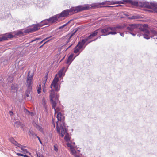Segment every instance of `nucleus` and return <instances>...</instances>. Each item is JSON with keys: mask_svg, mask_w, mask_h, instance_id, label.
I'll return each mask as SVG.
<instances>
[{"mask_svg": "<svg viewBox=\"0 0 157 157\" xmlns=\"http://www.w3.org/2000/svg\"><path fill=\"white\" fill-rule=\"evenodd\" d=\"M18 146V147H19V148H21V147L22 146L20 144H18H18H17V146Z\"/></svg>", "mask_w": 157, "mask_h": 157, "instance_id": "nucleus-44", "label": "nucleus"}, {"mask_svg": "<svg viewBox=\"0 0 157 157\" xmlns=\"http://www.w3.org/2000/svg\"><path fill=\"white\" fill-rule=\"evenodd\" d=\"M74 156L75 157H81L79 155H77L76 154H75V155H74Z\"/></svg>", "mask_w": 157, "mask_h": 157, "instance_id": "nucleus-49", "label": "nucleus"}, {"mask_svg": "<svg viewBox=\"0 0 157 157\" xmlns=\"http://www.w3.org/2000/svg\"><path fill=\"white\" fill-rule=\"evenodd\" d=\"M13 75L10 76L8 78V81L10 82H13Z\"/></svg>", "mask_w": 157, "mask_h": 157, "instance_id": "nucleus-26", "label": "nucleus"}, {"mask_svg": "<svg viewBox=\"0 0 157 157\" xmlns=\"http://www.w3.org/2000/svg\"><path fill=\"white\" fill-rule=\"evenodd\" d=\"M23 147H25L22 146V147H21V149L22 150V151H24V150H25V149Z\"/></svg>", "mask_w": 157, "mask_h": 157, "instance_id": "nucleus-47", "label": "nucleus"}, {"mask_svg": "<svg viewBox=\"0 0 157 157\" xmlns=\"http://www.w3.org/2000/svg\"><path fill=\"white\" fill-rule=\"evenodd\" d=\"M73 57V55L72 54L69 57L67 63V64H70L72 61V58Z\"/></svg>", "mask_w": 157, "mask_h": 157, "instance_id": "nucleus-17", "label": "nucleus"}, {"mask_svg": "<svg viewBox=\"0 0 157 157\" xmlns=\"http://www.w3.org/2000/svg\"><path fill=\"white\" fill-rule=\"evenodd\" d=\"M3 37H5V40H8V39L13 38V36L10 33H6L5 35L3 36Z\"/></svg>", "mask_w": 157, "mask_h": 157, "instance_id": "nucleus-13", "label": "nucleus"}, {"mask_svg": "<svg viewBox=\"0 0 157 157\" xmlns=\"http://www.w3.org/2000/svg\"><path fill=\"white\" fill-rule=\"evenodd\" d=\"M5 39V37H3V36H2V37H0V42L4 41Z\"/></svg>", "mask_w": 157, "mask_h": 157, "instance_id": "nucleus-38", "label": "nucleus"}, {"mask_svg": "<svg viewBox=\"0 0 157 157\" xmlns=\"http://www.w3.org/2000/svg\"><path fill=\"white\" fill-rule=\"evenodd\" d=\"M40 39H41V38H36L35 39L31 41V42H32L33 41H34L36 40H40Z\"/></svg>", "mask_w": 157, "mask_h": 157, "instance_id": "nucleus-40", "label": "nucleus"}, {"mask_svg": "<svg viewBox=\"0 0 157 157\" xmlns=\"http://www.w3.org/2000/svg\"><path fill=\"white\" fill-rule=\"evenodd\" d=\"M86 40H82L81 41L79 42L74 48V52L75 53H77L79 52L80 50L82 48L85 43Z\"/></svg>", "mask_w": 157, "mask_h": 157, "instance_id": "nucleus-6", "label": "nucleus"}, {"mask_svg": "<svg viewBox=\"0 0 157 157\" xmlns=\"http://www.w3.org/2000/svg\"><path fill=\"white\" fill-rule=\"evenodd\" d=\"M50 101L52 103L53 108L54 109L55 111H56L55 108L56 106V103L55 101H54L53 99H52V100H50Z\"/></svg>", "mask_w": 157, "mask_h": 157, "instance_id": "nucleus-23", "label": "nucleus"}, {"mask_svg": "<svg viewBox=\"0 0 157 157\" xmlns=\"http://www.w3.org/2000/svg\"><path fill=\"white\" fill-rule=\"evenodd\" d=\"M108 28L109 29V31L111 30L113 31H116V28L115 27H110L109 26H107Z\"/></svg>", "mask_w": 157, "mask_h": 157, "instance_id": "nucleus-27", "label": "nucleus"}, {"mask_svg": "<svg viewBox=\"0 0 157 157\" xmlns=\"http://www.w3.org/2000/svg\"><path fill=\"white\" fill-rule=\"evenodd\" d=\"M127 3H133L131 0H123L120 1H105L102 3H95L92 5H87L90 7V9L93 8H97L102 7H113L114 6H110L108 5H111L115 4H124Z\"/></svg>", "mask_w": 157, "mask_h": 157, "instance_id": "nucleus-2", "label": "nucleus"}, {"mask_svg": "<svg viewBox=\"0 0 157 157\" xmlns=\"http://www.w3.org/2000/svg\"><path fill=\"white\" fill-rule=\"evenodd\" d=\"M52 124H53V125L54 127H55V123H54V122L53 119L52 120Z\"/></svg>", "mask_w": 157, "mask_h": 157, "instance_id": "nucleus-46", "label": "nucleus"}, {"mask_svg": "<svg viewBox=\"0 0 157 157\" xmlns=\"http://www.w3.org/2000/svg\"><path fill=\"white\" fill-rule=\"evenodd\" d=\"M24 111H25V113H27V112H28V113H29V111L27 109H24Z\"/></svg>", "mask_w": 157, "mask_h": 157, "instance_id": "nucleus-52", "label": "nucleus"}, {"mask_svg": "<svg viewBox=\"0 0 157 157\" xmlns=\"http://www.w3.org/2000/svg\"><path fill=\"white\" fill-rule=\"evenodd\" d=\"M122 6L121 5H117V6H115L117 7V6Z\"/></svg>", "mask_w": 157, "mask_h": 157, "instance_id": "nucleus-57", "label": "nucleus"}, {"mask_svg": "<svg viewBox=\"0 0 157 157\" xmlns=\"http://www.w3.org/2000/svg\"><path fill=\"white\" fill-rule=\"evenodd\" d=\"M72 45V44H71L70 46H69L67 48V49H66V50L68 49V48H70Z\"/></svg>", "mask_w": 157, "mask_h": 157, "instance_id": "nucleus-55", "label": "nucleus"}, {"mask_svg": "<svg viewBox=\"0 0 157 157\" xmlns=\"http://www.w3.org/2000/svg\"><path fill=\"white\" fill-rule=\"evenodd\" d=\"M17 123H19L20 122H17Z\"/></svg>", "mask_w": 157, "mask_h": 157, "instance_id": "nucleus-61", "label": "nucleus"}, {"mask_svg": "<svg viewBox=\"0 0 157 157\" xmlns=\"http://www.w3.org/2000/svg\"><path fill=\"white\" fill-rule=\"evenodd\" d=\"M148 28V25L147 24H144L142 25V27L141 28V30L143 31V29H145V30H147Z\"/></svg>", "mask_w": 157, "mask_h": 157, "instance_id": "nucleus-20", "label": "nucleus"}, {"mask_svg": "<svg viewBox=\"0 0 157 157\" xmlns=\"http://www.w3.org/2000/svg\"><path fill=\"white\" fill-rule=\"evenodd\" d=\"M63 70H60L59 71V72L58 73V76L59 77L61 78L62 76V75H63Z\"/></svg>", "mask_w": 157, "mask_h": 157, "instance_id": "nucleus-28", "label": "nucleus"}, {"mask_svg": "<svg viewBox=\"0 0 157 157\" xmlns=\"http://www.w3.org/2000/svg\"><path fill=\"white\" fill-rule=\"evenodd\" d=\"M55 96V91L54 90H51L50 95V100H52Z\"/></svg>", "mask_w": 157, "mask_h": 157, "instance_id": "nucleus-16", "label": "nucleus"}, {"mask_svg": "<svg viewBox=\"0 0 157 157\" xmlns=\"http://www.w3.org/2000/svg\"><path fill=\"white\" fill-rule=\"evenodd\" d=\"M30 91V90H27V91H26V92L25 93V95L27 97L29 96Z\"/></svg>", "mask_w": 157, "mask_h": 157, "instance_id": "nucleus-35", "label": "nucleus"}, {"mask_svg": "<svg viewBox=\"0 0 157 157\" xmlns=\"http://www.w3.org/2000/svg\"><path fill=\"white\" fill-rule=\"evenodd\" d=\"M9 114L10 115H12L13 114V112L12 111H9Z\"/></svg>", "mask_w": 157, "mask_h": 157, "instance_id": "nucleus-50", "label": "nucleus"}, {"mask_svg": "<svg viewBox=\"0 0 157 157\" xmlns=\"http://www.w3.org/2000/svg\"><path fill=\"white\" fill-rule=\"evenodd\" d=\"M67 145L68 146L70 147V148H71V147H72L71 144H67Z\"/></svg>", "mask_w": 157, "mask_h": 157, "instance_id": "nucleus-53", "label": "nucleus"}, {"mask_svg": "<svg viewBox=\"0 0 157 157\" xmlns=\"http://www.w3.org/2000/svg\"><path fill=\"white\" fill-rule=\"evenodd\" d=\"M41 84H40L39 85V87H38V89H37V92L38 94L40 93L41 91Z\"/></svg>", "mask_w": 157, "mask_h": 157, "instance_id": "nucleus-32", "label": "nucleus"}, {"mask_svg": "<svg viewBox=\"0 0 157 157\" xmlns=\"http://www.w3.org/2000/svg\"><path fill=\"white\" fill-rule=\"evenodd\" d=\"M23 34V33L21 31H19L17 33L16 35L17 36H19L20 35H22Z\"/></svg>", "mask_w": 157, "mask_h": 157, "instance_id": "nucleus-34", "label": "nucleus"}, {"mask_svg": "<svg viewBox=\"0 0 157 157\" xmlns=\"http://www.w3.org/2000/svg\"><path fill=\"white\" fill-rule=\"evenodd\" d=\"M99 30V29H97L92 32L90 35L88 37L85 39H83V40H86V42H87L88 40L92 38L93 37L96 36L98 33V31Z\"/></svg>", "mask_w": 157, "mask_h": 157, "instance_id": "nucleus-11", "label": "nucleus"}, {"mask_svg": "<svg viewBox=\"0 0 157 157\" xmlns=\"http://www.w3.org/2000/svg\"><path fill=\"white\" fill-rule=\"evenodd\" d=\"M54 150L56 152L58 151V146L56 144H55L54 145Z\"/></svg>", "mask_w": 157, "mask_h": 157, "instance_id": "nucleus-33", "label": "nucleus"}, {"mask_svg": "<svg viewBox=\"0 0 157 157\" xmlns=\"http://www.w3.org/2000/svg\"><path fill=\"white\" fill-rule=\"evenodd\" d=\"M43 26V25L40 24H37L33 25V27L29 28L25 30L24 32L25 33H30L36 31L40 29Z\"/></svg>", "mask_w": 157, "mask_h": 157, "instance_id": "nucleus-4", "label": "nucleus"}, {"mask_svg": "<svg viewBox=\"0 0 157 157\" xmlns=\"http://www.w3.org/2000/svg\"><path fill=\"white\" fill-rule=\"evenodd\" d=\"M49 37H47V38H46L45 39H44L43 40H42L41 41L40 44H41L42 43H43V42L45 40H47L48 39Z\"/></svg>", "mask_w": 157, "mask_h": 157, "instance_id": "nucleus-39", "label": "nucleus"}, {"mask_svg": "<svg viewBox=\"0 0 157 157\" xmlns=\"http://www.w3.org/2000/svg\"><path fill=\"white\" fill-rule=\"evenodd\" d=\"M67 23L63 25V26H61V27H60L59 28H63L65 26H66L67 24Z\"/></svg>", "mask_w": 157, "mask_h": 157, "instance_id": "nucleus-51", "label": "nucleus"}, {"mask_svg": "<svg viewBox=\"0 0 157 157\" xmlns=\"http://www.w3.org/2000/svg\"><path fill=\"white\" fill-rule=\"evenodd\" d=\"M37 138H38L39 141L40 143L42 144V142H41V141L40 138L38 136H37Z\"/></svg>", "mask_w": 157, "mask_h": 157, "instance_id": "nucleus-48", "label": "nucleus"}, {"mask_svg": "<svg viewBox=\"0 0 157 157\" xmlns=\"http://www.w3.org/2000/svg\"><path fill=\"white\" fill-rule=\"evenodd\" d=\"M9 140L15 145H17L18 143L14 139L13 137H11L9 138Z\"/></svg>", "mask_w": 157, "mask_h": 157, "instance_id": "nucleus-15", "label": "nucleus"}, {"mask_svg": "<svg viewBox=\"0 0 157 157\" xmlns=\"http://www.w3.org/2000/svg\"><path fill=\"white\" fill-rule=\"evenodd\" d=\"M47 76H46V79H45L44 80V86L45 85V84L46 82L47 81Z\"/></svg>", "mask_w": 157, "mask_h": 157, "instance_id": "nucleus-42", "label": "nucleus"}, {"mask_svg": "<svg viewBox=\"0 0 157 157\" xmlns=\"http://www.w3.org/2000/svg\"><path fill=\"white\" fill-rule=\"evenodd\" d=\"M143 31L144 33L143 36L144 38L148 39L150 37H152V35L151 34L150 31L148 30H145L144 29H143Z\"/></svg>", "mask_w": 157, "mask_h": 157, "instance_id": "nucleus-10", "label": "nucleus"}, {"mask_svg": "<svg viewBox=\"0 0 157 157\" xmlns=\"http://www.w3.org/2000/svg\"><path fill=\"white\" fill-rule=\"evenodd\" d=\"M23 155V154H22V155L21 156H23V157H25V155Z\"/></svg>", "mask_w": 157, "mask_h": 157, "instance_id": "nucleus-56", "label": "nucleus"}, {"mask_svg": "<svg viewBox=\"0 0 157 157\" xmlns=\"http://www.w3.org/2000/svg\"><path fill=\"white\" fill-rule=\"evenodd\" d=\"M49 40H48L46 42H45L40 47V48H41V47H42V46H43V45H44V44H45L46 43H47V42H48Z\"/></svg>", "mask_w": 157, "mask_h": 157, "instance_id": "nucleus-45", "label": "nucleus"}, {"mask_svg": "<svg viewBox=\"0 0 157 157\" xmlns=\"http://www.w3.org/2000/svg\"><path fill=\"white\" fill-rule=\"evenodd\" d=\"M28 153H29V155H31V153L30 152H28Z\"/></svg>", "mask_w": 157, "mask_h": 157, "instance_id": "nucleus-58", "label": "nucleus"}, {"mask_svg": "<svg viewBox=\"0 0 157 157\" xmlns=\"http://www.w3.org/2000/svg\"><path fill=\"white\" fill-rule=\"evenodd\" d=\"M42 103L44 107L46 108L47 107L46 102L45 98H43L42 99Z\"/></svg>", "mask_w": 157, "mask_h": 157, "instance_id": "nucleus-21", "label": "nucleus"}, {"mask_svg": "<svg viewBox=\"0 0 157 157\" xmlns=\"http://www.w3.org/2000/svg\"><path fill=\"white\" fill-rule=\"evenodd\" d=\"M57 118L59 121H61L62 120V114L60 112H59L57 113Z\"/></svg>", "mask_w": 157, "mask_h": 157, "instance_id": "nucleus-19", "label": "nucleus"}, {"mask_svg": "<svg viewBox=\"0 0 157 157\" xmlns=\"http://www.w3.org/2000/svg\"><path fill=\"white\" fill-rule=\"evenodd\" d=\"M70 138L68 134H66L64 137L65 140L67 142L70 140Z\"/></svg>", "mask_w": 157, "mask_h": 157, "instance_id": "nucleus-24", "label": "nucleus"}, {"mask_svg": "<svg viewBox=\"0 0 157 157\" xmlns=\"http://www.w3.org/2000/svg\"><path fill=\"white\" fill-rule=\"evenodd\" d=\"M133 3H128L134 6H139L148 8L152 9L157 12V5L154 3H150L146 2H142L138 3L136 2H133L131 0Z\"/></svg>", "mask_w": 157, "mask_h": 157, "instance_id": "nucleus-3", "label": "nucleus"}, {"mask_svg": "<svg viewBox=\"0 0 157 157\" xmlns=\"http://www.w3.org/2000/svg\"><path fill=\"white\" fill-rule=\"evenodd\" d=\"M59 80V78L58 77L56 76L50 85V88H52L53 87L55 89L56 91H58L59 90V88H58V83Z\"/></svg>", "mask_w": 157, "mask_h": 157, "instance_id": "nucleus-5", "label": "nucleus"}, {"mask_svg": "<svg viewBox=\"0 0 157 157\" xmlns=\"http://www.w3.org/2000/svg\"><path fill=\"white\" fill-rule=\"evenodd\" d=\"M30 134L33 136L34 135V133L33 131H30Z\"/></svg>", "mask_w": 157, "mask_h": 157, "instance_id": "nucleus-41", "label": "nucleus"}, {"mask_svg": "<svg viewBox=\"0 0 157 157\" xmlns=\"http://www.w3.org/2000/svg\"><path fill=\"white\" fill-rule=\"evenodd\" d=\"M16 155L18 156H21L22 154L18 153H16Z\"/></svg>", "mask_w": 157, "mask_h": 157, "instance_id": "nucleus-43", "label": "nucleus"}, {"mask_svg": "<svg viewBox=\"0 0 157 157\" xmlns=\"http://www.w3.org/2000/svg\"><path fill=\"white\" fill-rule=\"evenodd\" d=\"M75 33V32L73 33H72L71 34H70L69 35H68V36H69V38L68 39V42H67V43H68V42H69L70 41V39L74 35Z\"/></svg>", "mask_w": 157, "mask_h": 157, "instance_id": "nucleus-31", "label": "nucleus"}, {"mask_svg": "<svg viewBox=\"0 0 157 157\" xmlns=\"http://www.w3.org/2000/svg\"><path fill=\"white\" fill-rule=\"evenodd\" d=\"M109 31L107 26L104 27L101 30V32L103 34L106 33Z\"/></svg>", "mask_w": 157, "mask_h": 157, "instance_id": "nucleus-14", "label": "nucleus"}, {"mask_svg": "<svg viewBox=\"0 0 157 157\" xmlns=\"http://www.w3.org/2000/svg\"><path fill=\"white\" fill-rule=\"evenodd\" d=\"M70 151L71 153L73 155H75V154H76V151L73 148V147H71V148L70 149Z\"/></svg>", "mask_w": 157, "mask_h": 157, "instance_id": "nucleus-22", "label": "nucleus"}, {"mask_svg": "<svg viewBox=\"0 0 157 157\" xmlns=\"http://www.w3.org/2000/svg\"><path fill=\"white\" fill-rule=\"evenodd\" d=\"M58 15H55L52 17H50L49 18L46 19L45 21H47V22H49V23H52L56 21L58 18Z\"/></svg>", "mask_w": 157, "mask_h": 157, "instance_id": "nucleus-9", "label": "nucleus"}, {"mask_svg": "<svg viewBox=\"0 0 157 157\" xmlns=\"http://www.w3.org/2000/svg\"><path fill=\"white\" fill-rule=\"evenodd\" d=\"M138 27V25L136 24H130L127 26V29L130 31H132L135 30Z\"/></svg>", "mask_w": 157, "mask_h": 157, "instance_id": "nucleus-12", "label": "nucleus"}, {"mask_svg": "<svg viewBox=\"0 0 157 157\" xmlns=\"http://www.w3.org/2000/svg\"><path fill=\"white\" fill-rule=\"evenodd\" d=\"M37 155L38 157H44L42 154L40 153L37 154Z\"/></svg>", "mask_w": 157, "mask_h": 157, "instance_id": "nucleus-37", "label": "nucleus"}, {"mask_svg": "<svg viewBox=\"0 0 157 157\" xmlns=\"http://www.w3.org/2000/svg\"><path fill=\"white\" fill-rule=\"evenodd\" d=\"M24 152H25L26 153H28V151H27V150L26 149H25L24 150Z\"/></svg>", "mask_w": 157, "mask_h": 157, "instance_id": "nucleus-54", "label": "nucleus"}, {"mask_svg": "<svg viewBox=\"0 0 157 157\" xmlns=\"http://www.w3.org/2000/svg\"><path fill=\"white\" fill-rule=\"evenodd\" d=\"M25 157H29L27 155H26L25 156Z\"/></svg>", "mask_w": 157, "mask_h": 157, "instance_id": "nucleus-59", "label": "nucleus"}, {"mask_svg": "<svg viewBox=\"0 0 157 157\" xmlns=\"http://www.w3.org/2000/svg\"><path fill=\"white\" fill-rule=\"evenodd\" d=\"M46 19L44 20V21H42L41 22V23L40 24H42L43 25L48 24L49 22H47L46 21H45V20H46Z\"/></svg>", "mask_w": 157, "mask_h": 157, "instance_id": "nucleus-30", "label": "nucleus"}, {"mask_svg": "<svg viewBox=\"0 0 157 157\" xmlns=\"http://www.w3.org/2000/svg\"><path fill=\"white\" fill-rule=\"evenodd\" d=\"M36 128L42 132H43V129L41 126L39 125H37L36 126Z\"/></svg>", "mask_w": 157, "mask_h": 157, "instance_id": "nucleus-29", "label": "nucleus"}, {"mask_svg": "<svg viewBox=\"0 0 157 157\" xmlns=\"http://www.w3.org/2000/svg\"><path fill=\"white\" fill-rule=\"evenodd\" d=\"M11 90H13V91L14 92H16L18 90V88L17 87V85H13L11 86Z\"/></svg>", "mask_w": 157, "mask_h": 157, "instance_id": "nucleus-18", "label": "nucleus"}, {"mask_svg": "<svg viewBox=\"0 0 157 157\" xmlns=\"http://www.w3.org/2000/svg\"><path fill=\"white\" fill-rule=\"evenodd\" d=\"M117 33L115 32V31H113V32H108V33L106 34H103V35H104L105 36L106 35H108L109 34H111V35H115Z\"/></svg>", "mask_w": 157, "mask_h": 157, "instance_id": "nucleus-25", "label": "nucleus"}, {"mask_svg": "<svg viewBox=\"0 0 157 157\" xmlns=\"http://www.w3.org/2000/svg\"><path fill=\"white\" fill-rule=\"evenodd\" d=\"M90 41V42H89V43H90V42H91V41Z\"/></svg>", "mask_w": 157, "mask_h": 157, "instance_id": "nucleus-60", "label": "nucleus"}, {"mask_svg": "<svg viewBox=\"0 0 157 157\" xmlns=\"http://www.w3.org/2000/svg\"><path fill=\"white\" fill-rule=\"evenodd\" d=\"M56 123L57 124L56 128L57 131H58V132L61 135V136L63 137L66 133V129L63 128V127L62 126H61L59 128L58 126V124L57 122H56Z\"/></svg>", "mask_w": 157, "mask_h": 157, "instance_id": "nucleus-8", "label": "nucleus"}, {"mask_svg": "<svg viewBox=\"0 0 157 157\" xmlns=\"http://www.w3.org/2000/svg\"><path fill=\"white\" fill-rule=\"evenodd\" d=\"M90 7L89 6L79 5L76 7H73L69 9H67L63 11L60 14L58 15V18L64 17H67L69 14L71 15L81 12L83 10L90 9Z\"/></svg>", "mask_w": 157, "mask_h": 157, "instance_id": "nucleus-1", "label": "nucleus"}, {"mask_svg": "<svg viewBox=\"0 0 157 157\" xmlns=\"http://www.w3.org/2000/svg\"><path fill=\"white\" fill-rule=\"evenodd\" d=\"M129 18L130 19H137V17L136 16H132L131 17H129Z\"/></svg>", "mask_w": 157, "mask_h": 157, "instance_id": "nucleus-36", "label": "nucleus"}, {"mask_svg": "<svg viewBox=\"0 0 157 157\" xmlns=\"http://www.w3.org/2000/svg\"><path fill=\"white\" fill-rule=\"evenodd\" d=\"M30 72L29 71L28 73L26 80V86H27L28 88L29 89L32 87L31 85L33 83L32 80L33 76V73L31 75H29Z\"/></svg>", "mask_w": 157, "mask_h": 157, "instance_id": "nucleus-7", "label": "nucleus"}]
</instances>
